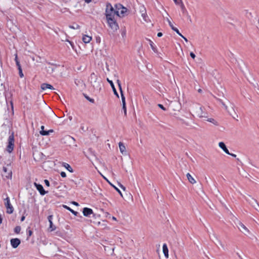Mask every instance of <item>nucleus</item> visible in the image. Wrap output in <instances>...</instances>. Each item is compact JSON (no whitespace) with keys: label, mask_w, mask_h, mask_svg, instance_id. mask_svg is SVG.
Masks as SVG:
<instances>
[{"label":"nucleus","mask_w":259,"mask_h":259,"mask_svg":"<svg viewBox=\"0 0 259 259\" xmlns=\"http://www.w3.org/2000/svg\"><path fill=\"white\" fill-rule=\"evenodd\" d=\"M63 166L70 172H73V169L70 166V165L66 163H64Z\"/></svg>","instance_id":"cd10ccee"},{"label":"nucleus","mask_w":259,"mask_h":259,"mask_svg":"<svg viewBox=\"0 0 259 259\" xmlns=\"http://www.w3.org/2000/svg\"><path fill=\"white\" fill-rule=\"evenodd\" d=\"M3 171L6 173V177L8 178H11L12 177V171L11 170H8V168L5 167V166H4L3 167Z\"/></svg>","instance_id":"6ab92c4d"},{"label":"nucleus","mask_w":259,"mask_h":259,"mask_svg":"<svg viewBox=\"0 0 259 259\" xmlns=\"http://www.w3.org/2000/svg\"><path fill=\"white\" fill-rule=\"evenodd\" d=\"M198 91L199 93H201L202 92V90L201 89H199L198 90Z\"/></svg>","instance_id":"052dcab7"},{"label":"nucleus","mask_w":259,"mask_h":259,"mask_svg":"<svg viewBox=\"0 0 259 259\" xmlns=\"http://www.w3.org/2000/svg\"><path fill=\"white\" fill-rule=\"evenodd\" d=\"M107 80L108 82L110 83V84L112 89V90L114 92V95H116L117 96V97L119 98V95L116 90V89L115 88V86L113 84V81L112 80H109L108 78H107Z\"/></svg>","instance_id":"dca6fc26"},{"label":"nucleus","mask_w":259,"mask_h":259,"mask_svg":"<svg viewBox=\"0 0 259 259\" xmlns=\"http://www.w3.org/2000/svg\"><path fill=\"white\" fill-rule=\"evenodd\" d=\"M85 2L89 4L91 2L92 0H84Z\"/></svg>","instance_id":"603ef678"},{"label":"nucleus","mask_w":259,"mask_h":259,"mask_svg":"<svg viewBox=\"0 0 259 259\" xmlns=\"http://www.w3.org/2000/svg\"><path fill=\"white\" fill-rule=\"evenodd\" d=\"M69 27L71 29H79L80 26L78 24H75L74 25H70V26H69Z\"/></svg>","instance_id":"473e14b6"},{"label":"nucleus","mask_w":259,"mask_h":259,"mask_svg":"<svg viewBox=\"0 0 259 259\" xmlns=\"http://www.w3.org/2000/svg\"><path fill=\"white\" fill-rule=\"evenodd\" d=\"M32 234V231L29 230V231H28V235H29V236H31Z\"/></svg>","instance_id":"09e8293b"},{"label":"nucleus","mask_w":259,"mask_h":259,"mask_svg":"<svg viewBox=\"0 0 259 259\" xmlns=\"http://www.w3.org/2000/svg\"><path fill=\"white\" fill-rule=\"evenodd\" d=\"M63 207L64 208L67 209V210H69L71 213H72L75 215H77L78 212L77 211H75L73 210V209H72L71 208H70L69 207L67 206V205H63Z\"/></svg>","instance_id":"393cba45"},{"label":"nucleus","mask_w":259,"mask_h":259,"mask_svg":"<svg viewBox=\"0 0 259 259\" xmlns=\"http://www.w3.org/2000/svg\"><path fill=\"white\" fill-rule=\"evenodd\" d=\"M162 36V33L161 32H158L157 33V36L158 37H161Z\"/></svg>","instance_id":"49530a36"},{"label":"nucleus","mask_w":259,"mask_h":259,"mask_svg":"<svg viewBox=\"0 0 259 259\" xmlns=\"http://www.w3.org/2000/svg\"><path fill=\"white\" fill-rule=\"evenodd\" d=\"M119 148L120 152L122 154H123L124 153H125L126 148H125V146L124 145V144L122 143H121V142L119 143Z\"/></svg>","instance_id":"4be33fe9"},{"label":"nucleus","mask_w":259,"mask_h":259,"mask_svg":"<svg viewBox=\"0 0 259 259\" xmlns=\"http://www.w3.org/2000/svg\"><path fill=\"white\" fill-rule=\"evenodd\" d=\"M121 35L123 37H125V35H126V31H123L122 32H121Z\"/></svg>","instance_id":"37998d69"},{"label":"nucleus","mask_w":259,"mask_h":259,"mask_svg":"<svg viewBox=\"0 0 259 259\" xmlns=\"http://www.w3.org/2000/svg\"><path fill=\"white\" fill-rule=\"evenodd\" d=\"M237 227L240 231L246 235L250 232L249 230L246 227V226L240 222H238Z\"/></svg>","instance_id":"1a4fd4ad"},{"label":"nucleus","mask_w":259,"mask_h":259,"mask_svg":"<svg viewBox=\"0 0 259 259\" xmlns=\"http://www.w3.org/2000/svg\"><path fill=\"white\" fill-rule=\"evenodd\" d=\"M116 9L117 16L120 17H123L127 15V9L124 7L122 5H116Z\"/></svg>","instance_id":"f257e3e1"},{"label":"nucleus","mask_w":259,"mask_h":259,"mask_svg":"<svg viewBox=\"0 0 259 259\" xmlns=\"http://www.w3.org/2000/svg\"><path fill=\"white\" fill-rule=\"evenodd\" d=\"M112 219H113V220H116V218H115L114 217H113L112 218Z\"/></svg>","instance_id":"e2e57ef3"},{"label":"nucleus","mask_w":259,"mask_h":259,"mask_svg":"<svg viewBox=\"0 0 259 259\" xmlns=\"http://www.w3.org/2000/svg\"><path fill=\"white\" fill-rule=\"evenodd\" d=\"M219 147L227 154H230L229 150L227 148L225 143L223 142H221L219 143Z\"/></svg>","instance_id":"2eb2a0df"},{"label":"nucleus","mask_w":259,"mask_h":259,"mask_svg":"<svg viewBox=\"0 0 259 259\" xmlns=\"http://www.w3.org/2000/svg\"><path fill=\"white\" fill-rule=\"evenodd\" d=\"M237 254L240 258L242 259V258L238 253H237Z\"/></svg>","instance_id":"13d9d810"},{"label":"nucleus","mask_w":259,"mask_h":259,"mask_svg":"<svg viewBox=\"0 0 259 259\" xmlns=\"http://www.w3.org/2000/svg\"><path fill=\"white\" fill-rule=\"evenodd\" d=\"M34 185L36 187V189L39 191V193L41 195H44L47 192L45 191L42 186L39 184H37L36 183H34Z\"/></svg>","instance_id":"9b49d317"},{"label":"nucleus","mask_w":259,"mask_h":259,"mask_svg":"<svg viewBox=\"0 0 259 259\" xmlns=\"http://www.w3.org/2000/svg\"><path fill=\"white\" fill-rule=\"evenodd\" d=\"M114 188H115V189L119 193V194L120 195V196L121 197H123L122 196V194L121 193V192L120 191L119 189H118L117 188H116V187L114 186Z\"/></svg>","instance_id":"58836bf2"},{"label":"nucleus","mask_w":259,"mask_h":259,"mask_svg":"<svg viewBox=\"0 0 259 259\" xmlns=\"http://www.w3.org/2000/svg\"><path fill=\"white\" fill-rule=\"evenodd\" d=\"M230 155H231L232 156L234 157H236V155L235 154L230 153Z\"/></svg>","instance_id":"864d4df0"},{"label":"nucleus","mask_w":259,"mask_h":259,"mask_svg":"<svg viewBox=\"0 0 259 259\" xmlns=\"http://www.w3.org/2000/svg\"><path fill=\"white\" fill-rule=\"evenodd\" d=\"M5 204L7 208V212L9 214H11L13 212L14 209L12 205L11 204L10 199L8 197L4 199Z\"/></svg>","instance_id":"6e6552de"},{"label":"nucleus","mask_w":259,"mask_h":259,"mask_svg":"<svg viewBox=\"0 0 259 259\" xmlns=\"http://www.w3.org/2000/svg\"><path fill=\"white\" fill-rule=\"evenodd\" d=\"M53 217L52 215H50L48 217V221L49 222V224H50L49 229H50V231H51V232L53 231H54L56 229V227L55 226H54L53 224V222H52Z\"/></svg>","instance_id":"ddd939ff"},{"label":"nucleus","mask_w":259,"mask_h":259,"mask_svg":"<svg viewBox=\"0 0 259 259\" xmlns=\"http://www.w3.org/2000/svg\"><path fill=\"white\" fill-rule=\"evenodd\" d=\"M40 128H41V131H45L44 130L45 126L44 125L41 126Z\"/></svg>","instance_id":"4d7b16f0"},{"label":"nucleus","mask_w":259,"mask_h":259,"mask_svg":"<svg viewBox=\"0 0 259 259\" xmlns=\"http://www.w3.org/2000/svg\"><path fill=\"white\" fill-rule=\"evenodd\" d=\"M44 182H45V184L46 185V186H47L48 187L50 186V182L48 180H45Z\"/></svg>","instance_id":"a19ab883"},{"label":"nucleus","mask_w":259,"mask_h":259,"mask_svg":"<svg viewBox=\"0 0 259 259\" xmlns=\"http://www.w3.org/2000/svg\"><path fill=\"white\" fill-rule=\"evenodd\" d=\"M217 100L222 104V105L223 106V107L226 110L228 109L227 106L224 103V102L221 99L217 98Z\"/></svg>","instance_id":"c85d7f7f"},{"label":"nucleus","mask_w":259,"mask_h":259,"mask_svg":"<svg viewBox=\"0 0 259 259\" xmlns=\"http://www.w3.org/2000/svg\"><path fill=\"white\" fill-rule=\"evenodd\" d=\"M115 15H116V10H114V8L110 4H107L106 5V18L109 19V17L111 18H114Z\"/></svg>","instance_id":"f03ea898"},{"label":"nucleus","mask_w":259,"mask_h":259,"mask_svg":"<svg viewBox=\"0 0 259 259\" xmlns=\"http://www.w3.org/2000/svg\"><path fill=\"white\" fill-rule=\"evenodd\" d=\"M176 5H180L183 3L182 0H173Z\"/></svg>","instance_id":"e433bc0d"},{"label":"nucleus","mask_w":259,"mask_h":259,"mask_svg":"<svg viewBox=\"0 0 259 259\" xmlns=\"http://www.w3.org/2000/svg\"><path fill=\"white\" fill-rule=\"evenodd\" d=\"M179 5L180 6L182 13L186 15H188V12L187 9H186L183 3H181V4H180Z\"/></svg>","instance_id":"b1692460"},{"label":"nucleus","mask_w":259,"mask_h":259,"mask_svg":"<svg viewBox=\"0 0 259 259\" xmlns=\"http://www.w3.org/2000/svg\"><path fill=\"white\" fill-rule=\"evenodd\" d=\"M118 86L119 87V89L120 90V92L121 94V100H122V109L124 110V115H126V105H125V98L124 96V95L123 94V92L121 89V83L119 80H117Z\"/></svg>","instance_id":"20e7f679"},{"label":"nucleus","mask_w":259,"mask_h":259,"mask_svg":"<svg viewBox=\"0 0 259 259\" xmlns=\"http://www.w3.org/2000/svg\"><path fill=\"white\" fill-rule=\"evenodd\" d=\"M213 236L214 237L217 241V242H215V244H217V245L219 244L223 248H224V245L223 244L222 242L220 240L218 239L217 236L215 234H213Z\"/></svg>","instance_id":"bb28decb"},{"label":"nucleus","mask_w":259,"mask_h":259,"mask_svg":"<svg viewBox=\"0 0 259 259\" xmlns=\"http://www.w3.org/2000/svg\"><path fill=\"white\" fill-rule=\"evenodd\" d=\"M119 186H120V187L122 189H123L124 191H125V187H124L123 185H122L121 184H120Z\"/></svg>","instance_id":"a18cd8bd"},{"label":"nucleus","mask_w":259,"mask_h":259,"mask_svg":"<svg viewBox=\"0 0 259 259\" xmlns=\"http://www.w3.org/2000/svg\"><path fill=\"white\" fill-rule=\"evenodd\" d=\"M186 176H187V178L189 182L190 183H191L192 184L196 183V181L189 173H188L186 175Z\"/></svg>","instance_id":"5701e85b"},{"label":"nucleus","mask_w":259,"mask_h":259,"mask_svg":"<svg viewBox=\"0 0 259 259\" xmlns=\"http://www.w3.org/2000/svg\"><path fill=\"white\" fill-rule=\"evenodd\" d=\"M60 175L63 178H65L66 177V174L65 172L64 171H62L61 173H60Z\"/></svg>","instance_id":"ea45409f"},{"label":"nucleus","mask_w":259,"mask_h":259,"mask_svg":"<svg viewBox=\"0 0 259 259\" xmlns=\"http://www.w3.org/2000/svg\"><path fill=\"white\" fill-rule=\"evenodd\" d=\"M21 229V227L19 226H17L15 228L14 231L16 233L19 234L20 232Z\"/></svg>","instance_id":"2f4dec72"},{"label":"nucleus","mask_w":259,"mask_h":259,"mask_svg":"<svg viewBox=\"0 0 259 259\" xmlns=\"http://www.w3.org/2000/svg\"><path fill=\"white\" fill-rule=\"evenodd\" d=\"M10 243L12 246L16 248L20 245L21 241L18 238H13L11 239Z\"/></svg>","instance_id":"f8f14e48"},{"label":"nucleus","mask_w":259,"mask_h":259,"mask_svg":"<svg viewBox=\"0 0 259 259\" xmlns=\"http://www.w3.org/2000/svg\"><path fill=\"white\" fill-rule=\"evenodd\" d=\"M186 16H187L188 18L190 20V21L191 22L192 20H191L190 16L189 14H188V15H186Z\"/></svg>","instance_id":"3c124183"},{"label":"nucleus","mask_w":259,"mask_h":259,"mask_svg":"<svg viewBox=\"0 0 259 259\" xmlns=\"http://www.w3.org/2000/svg\"><path fill=\"white\" fill-rule=\"evenodd\" d=\"M98 77L95 73H91L90 75L91 83L94 88L98 89L100 87V83L97 81Z\"/></svg>","instance_id":"39448f33"},{"label":"nucleus","mask_w":259,"mask_h":259,"mask_svg":"<svg viewBox=\"0 0 259 259\" xmlns=\"http://www.w3.org/2000/svg\"><path fill=\"white\" fill-rule=\"evenodd\" d=\"M158 106L163 110H166V108L162 104H158Z\"/></svg>","instance_id":"4c0bfd02"},{"label":"nucleus","mask_w":259,"mask_h":259,"mask_svg":"<svg viewBox=\"0 0 259 259\" xmlns=\"http://www.w3.org/2000/svg\"><path fill=\"white\" fill-rule=\"evenodd\" d=\"M180 36H181L182 38H184V40H185V41L186 42H188V39H187V38H186L185 37H184L182 34H181V35H180Z\"/></svg>","instance_id":"c03bdc74"},{"label":"nucleus","mask_w":259,"mask_h":259,"mask_svg":"<svg viewBox=\"0 0 259 259\" xmlns=\"http://www.w3.org/2000/svg\"><path fill=\"white\" fill-rule=\"evenodd\" d=\"M196 109V115L200 118H205L207 117V113H204L202 111V107L199 105H196L195 107Z\"/></svg>","instance_id":"0eeeda50"},{"label":"nucleus","mask_w":259,"mask_h":259,"mask_svg":"<svg viewBox=\"0 0 259 259\" xmlns=\"http://www.w3.org/2000/svg\"><path fill=\"white\" fill-rule=\"evenodd\" d=\"M25 220V217L23 216L21 217V221L22 222Z\"/></svg>","instance_id":"6e6d98bb"},{"label":"nucleus","mask_w":259,"mask_h":259,"mask_svg":"<svg viewBox=\"0 0 259 259\" xmlns=\"http://www.w3.org/2000/svg\"><path fill=\"white\" fill-rule=\"evenodd\" d=\"M14 146V138L13 135L9 136L8 139V145L7 147V150L9 153H11L13 150Z\"/></svg>","instance_id":"423d86ee"},{"label":"nucleus","mask_w":259,"mask_h":259,"mask_svg":"<svg viewBox=\"0 0 259 259\" xmlns=\"http://www.w3.org/2000/svg\"><path fill=\"white\" fill-rule=\"evenodd\" d=\"M15 60L16 61V65L18 67V69H19L20 68H21L20 62H19L17 58V55H16Z\"/></svg>","instance_id":"7c9ffc66"},{"label":"nucleus","mask_w":259,"mask_h":259,"mask_svg":"<svg viewBox=\"0 0 259 259\" xmlns=\"http://www.w3.org/2000/svg\"><path fill=\"white\" fill-rule=\"evenodd\" d=\"M252 200H253V202H254V203H255V204H256L257 205H258V203H257V201H256V200L252 199Z\"/></svg>","instance_id":"5fc2aeb1"},{"label":"nucleus","mask_w":259,"mask_h":259,"mask_svg":"<svg viewBox=\"0 0 259 259\" xmlns=\"http://www.w3.org/2000/svg\"><path fill=\"white\" fill-rule=\"evenodd\" d=\"M41 89L42 90H46L47 89H51V90L54 89L52 85L48 84V83H45L41 84Z\"/></svg>","instance_id":"a211bd4d"},{"label":"nucleus","mask_w":259,"mask_h":259,"mask_svg":"<svg viewBox=\"0 0 259 259\" xmlns=\"http://www.w3.org/2000/svg\"><path fill=\"white\" fill-rule=\"evenodd\" d=\"M162 249L165 257L167 258L168 257V249L165 243L163 244Z\"/></svg>","instance_id":"f3484780"},{"label":"nucleus","mask_w":259,"mask_h":259,"mask_svg":"<svg viewBox=\"0 0 259 259\" xmlns=\"http://www.w3.org/2000/svg\"><path fill=\"white\" fill-rule=\"evenodd\" d=\"M167 21L169 25L171 27V28L175 31L177 34H178L179 35H181V33L180 32L179 30L175 27L174 26L171 21L168 19Z\"/></svg>","instance_id":"412c9836"},{"label":"nucleus","mask_w":259,"mask_h":259,"mask_svg":"<svg viewBox=\"0 0 259 259\" xmlns=\"http://www.w3.org/2000/svg\"><path fill=\"white\" fill-rule=\"evenodd\" d=\"M92 38L91 36L87 35H83L82 36V40L85 44H87V43H89L91 41V40H92Z\"/></svg>","instance_id":"aec40b11"},{"label":"nucleus","mask_w":259,"mask_h":259,"mask_svg":"<svg viewBox=\"0 0 259 259\" xmlns=\"http://www.w3.org/2000/svg\"><path fill=\"white\" fill-rule=\"evenodd\" d=\"M140 13L144 21L146 22H148L149 21V19L147 15L146 10L144 7L140 9Z\"/></svg>","instance_id":"9d476101"},{"label":"nucleus","mask_w":259,"mask_h":259,"mask_svg":"<svg viewBox=\"0 0 259 259\" xmlns=\"http://www.w3.org/2000/svg\"><path fill=\"white\" fill-rule=\"evenodd\" d=\"M84 97L90 102H91V103H94V100L93 99H91L89 97H88V96H86V95H84Z\"/></svg>","instance_id":"f704fd0d"},{"label":"nucleus","mask_w":259,"mask_h":259,"mask_svg":"<svg viewBox=\"0 0 259 259\" xmlns=\"http://www.w3.org/2000/svg\"><path fill=\"white\" fill-rule=\"evenodd\" d=\"M208 121L212 123L214 125H218V123L213 118H208L206 119Z\"/></svg>","instance_id":"c756f323"},{"label":"nucleus","mask_w":259,"mask_h":259,"mask_svg":"<svg viewBox=\"0 0 259 259\" xmlns=\"http://www.w3.org/2000/svg\"><path fill=\"white\" fill-rule=\"evenodd\" d=\"M148 40L149 41V45L152 49V50L154 52H157V49H156V48L155 47V46H154V43L153 42V41L152 40H151L150 39H148Z\"/></svg>","instance_id":"a878e982"},{"label":"nucleus","mask_w":259,"mask_h":259,"mask_svg":"<svg viewBox=\"0 0 259 259\" xmlns=\"http://www.w3.org/2000/svg\"><path fill=\"white\" fill-rule=\"evenodd\" d=\"M237 254L240 258L242 259V258L238 253H237Z\"/></svg>","instance_id":"bf43d9fd"},{"label":"nucleus","mask_w":259,"mask_h":259,"mask_svg":"<svg viewBox=\"0 0 259 259\" xmlns=\"http://www.w3.org/2000/svg\"><path fill=\"white\" fill-rule=\"evenodd\" d=\"M83 214L85 217H89L91 214L93 213V211L91 208L84 207L82 211Z\"/></svg>","instance_id":"4468645a"},{"label":"nucleus","mask_w":259,"mask_h":259,"mask_svg":"<svg viewBox=\"0 0 259 259\" xmlns=\"http://www.w3.org/2000/svg\"><path fill=\"white\" fill-rule=\"evenodd\" d=\"M48 132H49V135L50 134V133H52L54 132V130H50L49 131H48Z\"/></svg>","instance_id":"8fccbe9b"},{"label":"nucleus","mask_w":259,"mask_h":259,"mask_svg":"<svg viewBox=\"0 0 259 259\" xmlns=\"http://www.w3.org/2000/svg\"><path fill=\"white\" fill-rule=\"evenodd\" d=\"M40 134L42 136H48L49 135V132L47 131H40Z\"/></svg>","instance_id":"72a5a7b5"},{"label":"nucleus","mask_w":259,"mask_h":259,"mask_svg":"<svg viewBox=\"0 0 259 259\" xmlns=\"http://www.w3.org/2000/svg\"><path fill=\"white\" fill-rule=\"evenodd\" d=\"M72 204H73L74 205H76V206H78V203L76 202H75V201H73L72 202Z\"/></svg>","instance_id":"de8ad7c7"},{"label":"nucleus","mask_w":259,"mask_h":259,"mask_svg":"<svg viewBox=\"0 0 259 259\" xmlns=\"http://www.w3.org/2000/svg\"><path fill=\"white\" fill-rule=\"evenodd\" d=\"M18 70H19V74L20 76L21 77H22L23 76V74L22 73V68H20L19 69H18Z\"/></svg>","instance_id":"c9c22d12"},{"label":"nucleus","mask_w":259,"mask_h":259,"mask_svg":"<svg viewBox=\"0 0 259 259\" xmlns=\"http://www.w3.org/2000/svg\"><path fill=\"white\" fill-rule=\"evenodd\" d=\"M107 20L109 26L113 31H115L118 29V25L115 20L114 18H111L109 17V19H107Z\"/></svg>","instance_id":"7ed1b4c3"},{"label":"nucleus","mask_w":259,"mask_h":259,"mask_svg":"<svg viewBox=\"0 0 259 259\" xmlns=\"http://www.w3.org/2000/svg\"><path fill=\"white\" fill-rule=\"evenodd\" d=\"M190 55L193 59L195 58V55L193 52H191Z\"/></svg>","instance_id":"79ce46f5"},{"label":"nucleus","mask_w":259,"mask_h":259,"mask_svg":"<svg viewBox=\"0 0 259 259\" xmlns=\"http://www.w3.org/2000/svg\"><path fill=\"white\" fill-rule=\"evenodd\" d=\"M68 42H69V44L72 46V47H73V45L72 44V42L70 41H68Z\"/></svg>","instance_id":"680f3d73"}]
</instances>
